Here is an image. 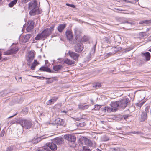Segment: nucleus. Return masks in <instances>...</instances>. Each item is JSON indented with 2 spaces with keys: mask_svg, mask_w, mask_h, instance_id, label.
<instances>
[{
  "mask_svg": "<svg viewBox=\"0 0 151 151\" xmlns=\"http://www.w3.org/2000/svg\"><path fill=\"white\" fill-rule=\"evenodd\" d=\"M17 123H19L23 128L26 129H29L32 125L31 121L25 119L20 120L17 121Z\"/></svg>",
  "mask_w": 151,
  "mask_h": 151,
  "instance_id": "1",
  "label": "nucleus"
},
{
  "mask_svg": "<svg viewBox=\"0 0 151 151\" xmlns=\"http://www.w3.org/2000/svg\"><path fill=\"white\" fill-rule=\"evenodd\" d=\"M55 25L52 26L50 28H47L44 30L41 33L42 36L43 38H46L49 36L54 30Z\"/></svg>",
  "mask_w": 151,
  "mask_h": 151,
  "instance_id": "2",
  "label": "nucleus"
},
{
  "mask_svg": "<svg viewBox=\"0 0 151 151\" xmlns=\"http://www.w3.org/2000/svg\"><path fill=\"white\" fill-rule=\"evenodd\" d=\"M118 101L119 109L120 108L124 109L129 104L130 101L128 98H125Z\"/></svg>",
  "mask_w": 151,
  "mask_h": 151,
  "instance_id": "3",
  "label": "nucleus"
},
{
  "mask_svg": "<svg viewBox=\"0 0 151 151\" xmlns=\"http://www.w3.org/2000/svg\"><path fill=\"white\" fill-rule=\"evenodd\" d=\"M18 51V49L17 47H16L4 52V55H13L16 53Z\"/></svg>",
  "mask_w": 151,
  "mask_h": 151,
  "instance_id": "4",
  "label": "nucleus"
},
{
  "mask_svg": "<svg viewBox=\"0 0 151 151\" xmlns=\"http://www.w3.org/2000/svg\"><path fill=\"white\" fill-rule=\"evenodd\" d=\"M84 46L81 43H79L76 44L74 47L75 50L77 52H81L83 50Z\"/></svg>",
  "mask_w": 151,
  "mask_h": 151,
  "instance_id": "5",
  "label": "nucleus"
},
{
  "mask_svg": "<svg viewBox=\"0 0 151 151\" xmlns=\"http://www.w3.org/2000/svg\"><path fill=\"white\" fill-rule=\"evenodd\" d=\"M34 22L32 20H29L27 23V27L26 30L28 32H29L34 27Z\"/></svg>",
  "mask_w": 151,
  "mask_h": 151,
  "instance_id": "6",
  "label": "nucleus"
},
{
  "mask_svg": "<svg viewBox=\"0 0 151 151\" xmlns=\"http://www.w3.org/2000/svg\"><path fill=\"white\" fill-rule=\"evenodd\" d=\"M64 137L66 139L71 142H73L76 140V137L71 134L65 135Z\"/></svg>",
  "mask_w": 151,
  "mask_h": 151,
  "instance_id": "7",
  "label": "nucleus"
},
{
  "mask_svg": "<svg viewBox=\"0 0 151 151\" xmlns=\"http://www.w3.org/2000/svg\"><path fill=\"white\" fill-rule=\"evenodd\" d=\"M74 30L75 34L76 35V37L75 39L73 40V42H71L72 44H74L76 42L77 39L78 37H80V36L81 34V32L78 29L76 28L74 29Z\"/></svg>",
  "mask_w": 151,
  "mask_h": 151,
  "instance_id": "8",
  "label": "nucleus"
},
{
  "mask_svg": "<svg viewBox=\"0 0 151 151\" xmlns=\"http://www.w3.org/2000/svg\"><path fill=\"white\" fill-rule=\"evenodd\" d=\"M119 104L118 101L111 102V103L110 105L113 109L114 112L116 111L117 109H119Z\"/></svg>",
  "mask_w": 151,
  "mask_h": 151,
  "instance_id": "9",
  "label": "nucleus"
},
{
  "mask_svg": "<svg viewBox=\"0 0 151 151\" xmlns=\"http://www.w3.org/2000/svg\"><path fill=\"white\" fill-rule=\"evenodd\" d=\"M68 54L70 56L75 60H78L79 56L78 54L70 51H69Z\"/></svg>",
  "mask_w": 151,
  "mask_h": 151,
  "instance_id": "10",
  "label": "nucleus"
},
{
  "mask_svg": "<svg viewBox=\"0 0 151 151\" xmlns=\"http://www.w3.org/2000/svg\"><path fill=\"white\" fill-rule=\"evenodd\" d=\"M31 9L32 10L29 12V14L31 16H34L36 14H38L40 13L39 9L37 7Z\"/></svg>",
  "mask_w": 151,
  "mask_h": 151,
  "instance_id": "11",
  "label": "nucleus"
},
{
  "mask_svg": "<svg viewBox=\"0 0 151 151\" xmlns=\"http://www.w3.org/2000/svg\"><path fill=\"white\" fill-rule=\"evenodd\" d=\"M37 4L35 0H33L30 2L29 4V9H31L37 7Z\"/></svg>",
  "mask_w": 151,
  "mask_h": 151,
  "instance_id": "12",
  "label": "nucleus"
},
{
  "mask_svg": "<svg viewBox=\"0 0 151 151\" xmlns=\"http://www.w3.org/2000/svg\"><path fill=\"white\" fill-rule=\"evenodd\" d=\"M34 57V53L32 51H30L29 53L27 58V61L29 63H31L33 60Z\"/></svg>",
  "mask_w": 151,
  "mask_h": 151,
  "instance_id": "13",
  "label": "nucleus"
},
{
  "mask_svg": "<svg viewBox=\"0 0 151 151\" xmlns=\"http://www.w3.org/2000/svg\"><path fill=\"white\" fill-rule=\"evenodd\" d=\"M47 137L46 136H43L39 137L34 138L32 140V143H37L40 142L42 139H44Z\"/></svg>",
  "mask_w": 151,
  "mask_h": 151,
  "instance_id": "14",
  "label": "nucleus"
},
{
  "mask_svg": "<svg viewBox=\"0 0 151 151\" xmlns=\"http://www.w3.org/2000/svg\"><path fill=\"white\" fill-rule=\"evenodd\" d=\"M83 143H84L85 145H86L91 146L92 145V143L91 141L87 138H83Z\"/></svg>",
  "mask_w": 151,
  "mask_h": 151,
  "instance_id": "15",
  "label": "nucleus"
},
{
  "mask_svg": "<svg viewBox=\"0 0 151 151\" xmlns=\"http://www.w3.org/2000/svg\"><path fill=\"white\" fill-rule=\"evenodd\" d=\"M54 141L57 145H61L63 144L64 142L63 140L61 137H58L55 138Z\"/></svg>",
  "mask_w": 151,
  "mask_h": 151,
  "instance_id": "16",
  "label": "nucleus"
},
{
  "mask_svg": "<svg viewBox=\"0 0 151 151\" xmlns=\"http://www.w3.org/2000/svg\"><path fill=\"white\" fill-rule=\"evenodd\" d=\"M66 35L67 36V38L68 39L70 42H71L72 39L73 35H72L71 32L69 30H68L66 32Z\"/></svg>",
  "mask_w": 151,
  "mask_h": 151,
  "instance_id": "17",
  "label": "nucleus"
},
{
  "mask_svg": "<svg viewBox=\"0 0 151 151\" xmlns=\"http://www.w3.org/2000/svg\"><path fill=\"white\" fill-rule=\"evenodd\" d=\"M48 146L52 150L54 151L56 150L57 148L56 144L53 142L48 144Z\"/></svg>",
  "mask_w": 151,
  "mask_h": 151,
  "instance_id": "18",
  "label": "nucleus"
},
{
  "mask_svg": "<svg viewBox=\"0 0 151 151\" xmlns=\"http://www.w3.org/2000/svg\"><path fill=\"white\" fill-rule=\"evenodd\" d=\"M64 62L66 64L68 65H71L74 64L75 63L74 61L68 58H66L64 59Z\"/></svg>",
  "mask_w": 151,
  "mask_h": 151,
  "instance_id": "19",
  "label": "nucleus"
},
{
  "mask_svg": "<svg viewBox=\"0 0 151 151\" xmlns=\"http://www.w3.org/2000/svg\"><path fill=\"white\" fill-rule=\"evenodd\" d=\"M55 123L59 125L63 126L64 125V121L62 119L59 118L55 120Z\"/></svg>",
  "mask_w": 151,
  "mask_h": 151,
  "instance_id": "20",
  "label": "nucleus"
},
{
  "mask_svg": "<svg viewBox=\"0 0 151 151\" xmlns=\"http://www.w3.org/2000/svg\"><path fill=\"white\" fill-rule=\"evenodd\" d=\"M39 70L41 71H46L50 73H52L53 72L49 68L44 66H42L39 69Z\"/></svg>",
  "mask_w": 151,
  "mask_h": 151,
  "instance_id": "21",
  "label": "nucleus"
},
{
  "mask_svg": "<svg viewBox=\"0 0 151 151\" xmlns=\"http://www.w3.org/2000/svg\"><path fill=\"white\" fill-rule=\"evenodd\" d=\"M31 36L30 34H27L24 36L22 39V42L25 43L27 42L29 40Z\"/></svg>",
  "mask_w": 151,
  "mask_h": 151,
  "instance_id": "22",
  "label": "nucleus"
},
{
  "mask_svg": "<svg viewBox=\"0 0 151 151\" xmlns=\"http://www.w3.org/2000/svg\"><path fill=\"white\" fill-rule=\"evenodd\" d=\"M147 118V114L146 112L143 111L142 113L141 117H140V120L141 121H145Z\"/></svg>",
  "mask_w": 151,
  "mask_h": 151,
  "instance_id": "23",
  "label": "nucleus"
},
{
  "mask_svg": "<svg viewBox=\"0 0 151 151\" xmlns=\"http://www.w3.org/2000/svg\"><path fill=\"white\" fill-rule=\"evenodd\" d=\"M65 27V25L64 24H62L59 25L57 29L60 32H61Z\"/></svg>",
  "mask_w": 151,
  "mask_h": 151,
  "instance_id": "24",
  "label": "nucleus"
},
{
  "mask_svg": "<svg viewBox=\"0 0 151 151\" xmlns=\"http://www.w3.org/2000/svg\"><path fill=\"white\" fill-rule=\"evenodd\" d=\"M89 106L88 105H84L83 104H80L78 105V108L79 109L82 110L86 109L88 108Z\"/></svg>",
  "mask_w": 151,
  "mask_h": 151,
  "instance_id": "25",
  "label": "nucleus"
},
{
  "mask_svg": "<svg viewBox=\"0 0 151 151\" xmlns=\"http://www.w3.org/2000/svg\"><path fill=\"white\" fill-rule=\"evenodd\" d=\"M63 68L62 65H56L53 67V69L55 71H58L61 70Z\"/></svg>",
  "mask_w": 151,
  "mask_h": 151,
  "instance_id": "26",
  "label": "nucleus"
},
{
  "mask_svg": "<svg viewBox=\"0 0 151 151\" xmlns=\"http://www.w3.org/2000/svg\"><path fill=\"white\" fill-rule=\"evenodd\" d=\"M144 55L147 61H148L150 59V55L149 52H147L145 53H144Z\"/></svg>",
  "mask_w": 151,
  "mask_h": 151,
  "instance_id": "27",
  "label": "nucleus"
},
{
  "mask_svg": "<svg viewBox=\"0 0 151 151\" xmlns=\"http://www.w3.org/2000/svg\"><path fill=\"white\" fill-rule=\"evenodd\" d=\"M38 64L37 60H35L34 63L32 64L31 67V69L33 70L35 69V68L36 66Z\"/></svg>",
  "mask_w": 151,
  "mask_h": 151,
  "instance_id": "28",
  "label": "nucleus"
},
{
  "mask_svg": "<svg viewBox=\"0 0 151 151\" xmlns=\"http://www.w3.org/2000/svg\"><path fill=\"white\" fill-rule=\"evenodd\" d=\"M104 109L106 111H107L108 112H114L113 109L112 108V107L110 108L108 107H105Z\"/></svg>",
  "mask_w": 151,
  "mask_h": 151,
  "instance_id": "29",
  "label": "nucleus"
},
{
  "mask_svg": "<svg viewBox=\"0 0 151 151\" xmlns=\"http://www.w3.org/2000/svg\"><path fill=\"white\" fill-rule=\"evenodd\" d=\"M17 0H14L11 1L9 4V6L10 7H13L14 5H15L17 3Z\"/></svg>",
  "mask_w": 151,
  "mask_h": 151,
  "instance_id": "30",
  "label": "nucleus"
},
{
  "mask_svg": "<svg viewBox=\"0 0 151 151\" xmlns=\"http://www.w3.org/2000/svg\"><path fill=\"white\" fill-rule=\"evenodd\" d=\"M41 33L38 34L35 37V39L36 40H41L42 38H43V37L42 36Z\"/></svg>",
  "mask_w": 151,
  "mask_h": 151,
  "instance_id": "31",
  "label": "nucleus"
},
{
  "mask_svg": "<svg viewBox=\"0 0 151 151\" xmlns=\"http://www.w3.org/2000/svg\"><path fill=\"white\" fill-rule=\"evenodd\" d=\"M15 78L17 81L19 83H21L22 82V77L16 76Z\"/></svg>",
  "mask_w": 151,
  "mask_h": 151,
  "instance_id": "32",
  "label": "nucleus"
},
{
  "mask_svg": "<svg viewBox=\"0 0 151 151\" xmlns=\"http://www.w3.org/2000/svg\"><path fill=\"white\" fill-rule=\"evenodd\" d=\"M145 23L146 24H149L151 23V20H143L140 22H139V24H143Z\"/></svg>",
  "mask_w": 151,
  "mask_h": 151,
  "instance_id": "33",
  "label": "nucleus"
},
{
  "mask_svg": "<svg viewBox=\"0 0 151 151\" xmlns=\"http://www.w3.org/2000/svg\"><path fill=\"white\" fill-rule=\"evenodd\" d=\"M86 124L84 122H80L77 125L78 127H83L86 125Z\"/></svg>",
  "mask_w": 151,
  "mask_h": 151,
  "instance_id": "34",
  "label": "nucleus"
},
{
  "mask_svg": "<svg viewBox=\"0 0 151 151\" xmlns=\"http://www.w3.org/2000/svg\"><path fill=\"white\" fill-rule=\"evenodd\" d=\"M144 101H142L141 102H139V103H136L135 104L137 106L140 107L144 104Z\"/></svg>",
  "mask_w": 151,
  "mask_h": 151,
  "instance_id": "35",
  "label": "nucleus"
},
{
  "mask_svg": "<svg viewBox=\"0 0 151 151\" xmlns=\"http://www.w3.org/2000/svg\"><path fill=\"white\" fill-rule=\"evenodd\" d=\"M83 151H91V150L88 148V147L83 146Z\"/></svg>",
  "mask_w": 151,
  "mask_h": 151,
  "instance_id": "36",
  "label": "nucleus"
},
{
  "mask_svg": "<svg viewBox=\"0 0 151 151\" xmlns=\"http://www.w3.org/2000/svg\"><path fill=\"white\" fill-rule=\"evenodd\" d=\"M53 103H54L52 101L51 99L50 100H48L46 103V104L47 105H48L52 104Z\"/></svg>",
  "mask_w": 151,
  "mask_h": 151,
  "instance_id": "37",
  "label": "nucleus"
},
{
  "mask_svg": "<svg viewBox=\"0 0 151 151\" xmlns=\"http://www.w3.org/2000/svg\"><path fill=\"white\" fill-rule=\"evenodd\" d=\"M33 77H36L37 78V79H43L45 78L47 79L48 78H46L44 77H39V76H32ZM49 79H50V78H48Z\"/></svg>",
  "mask_w": 151,
  "mask_h": 151,
  "instance_id": "38",
  "label": "nucleus"
},
{
  "mask_svg": "<svg viewBox=\"0 0 151 151\" xmlns=\"http://www.w3.org/2000/svg\"><path fill=\"white\" fill-rule=\"evenodd\" d=\"M66 5L68 6L71 7L73 8H75V6L73 4H71L68 3H66Z\"/></svg>",
  "mask_w": 151,
  "mask_h": 151,
  "instance_id": "39",
  "label": "nucleus"
},
{
  "mask_svg": "<svg viewBox=\"0 0 151 151\" xmlns=\"http://www.w3.org/2000/svg\"><path fill=\"white\" fill-rule=\"evenodd\" d=\"M51 100L54 103V102H55L58 99V98L57 97H52L51 99Z\"/></svg>",
  "mask_w": 151,
  "mask_h": 151,
  "instance_id": "40",
  "label": "nucleus"
},
{
  "mask_svg": "<svg viewBox=\"0 0 151 151\" xmlns=\"http://www.w3.org/2000/svg\"><path fill=\"white\" fill-rule=\"evenodd\" d=\"M150 106H146L145 107V111L147 112H149V109H150Z\"/></svg>",
  "mask_w": 151,
  "mask_h": 151,
  "instance_id": "41",
  "label": "nucleus"
},
{
  "mask_svg": "<svg viewBox=\"0 0 151 151\" xmlns=\"http://www.w3.org/2000/svg\"><path fill=\"white\" fill-rule=\"evenodd\" d=\"M100 108V106L99 105H95V109L96 110H99Z\"/></svg>",
  "mask_w": 151,
  "mask_h": 151,
  "instance_id": "42",
  "label": "nucleus"
},
{
  "mask_svg": "<svg viewBox=\"0 0 151 151\" xmlns=\"http://www.w3.org/2000/svg\"><path fill=\"white\" fill-rule=\"evenodd\" d=\"M12 148L11 147H9L8 148H7L6 151H12Z\"/></svg>",
  "mask_w": 151,
  "mask_h": 151,
  "instance_id": "43",
  "label": "nucleus"
},
{
  "mask_svg": "<svg viewBox=\"0 0 151 151\" xmlns=\"http://www.w3.org/2000/svg\"><path fill=\"white\" fill-rule=\"evenodd\" d=\"M45 148L42 147L39 149L37 151H45Z\"/></svg>",
  "mask_w": 151,
  "mask_h": 151,
  "instance_id": "44",
  "label": "nucleus"
},
{
  "mask_svg": "<svg viewBox=\"0 0 151 151\" xmlns=\"http://www.w3.org/2000/svg\"><path fill=\"white\" fill-rule=\"evenodd\" d=\"M4 131L3 130H2L1 133L0 134V136L1 137H2L4 136Z\"/></svg>",
  "mask_w": 151,
  "mask_h": 151,
  "instance_id": "45",
  "label": "nucleus"
},
{
  "mask_svg": "<svg viewBox=\"0 0 151 151\" xmlns=\"http://www.w3.org/2000/svg\"><path fill=\"white\" fill-rule=\"evenodd\" d=\"M30 0H22V1L24 3H27Z\"/></svg>",
  "mask_w": 151,
  "mask_h": 151,
  "instance_id": "46",
  "label": "nucleus"
},
{
  "mask_svg": "<svg viewBox=\"0 0 151 151\" xmlns=\"http://www.w3.org/2000/svg\"><path fill=\"white\" fill-rule=\"evenodd\" d=\"M120 151H127V150L124 148H121L120 149Z\"/></svg>",
  "mask_w": 151,
  "mask_h": 151,
  "instance_id": "47",
  "label": "nucleus"
},
{
  "mask_svg": "<svg viewBox=\"0 0 151 151\" xmlns=\"http://www.w3.org/2000/svg\"><path fill=\"white\" fill-rule=\"evenodd\" d=\"M97 87L99 88L101 86V84H100V83H97Z\"/></svg>",
  "mask_w": 151,
  "mask_h": 151,
  "instance_id": "48",
  "label": "nucleus"
},
{
  "mask_svg": "<svg viewBox=\"0 0 151 151\" xmlns=\"http://www.w3.org/2000/svg\"><path fill=\"white\" fill-rule=\"evenodd\" d=\"M132 133L134 134H138L139 133V132H136V131H134L132 132Z\"/></svg>",
  "mask_w": 151,
  "mask_h": 151,
  "instance_id": "49",
  "label": "nucleus"
},
{
  "mask_svg": "<svg viewBox=\"0 0 151 151\" xmlns=\"http://www.w3.org/2000/svg\"><path fill=\"white\" fill-rule=\"evenodd\" d=\"M58 34H56V35H55L54 34H53V35H52V37H55V36H58Z\"/></svg>",
  "mask_w": 151,
  "mask_h": 151,
  "instance_id": "50",
  "label": "nucleus"
},
{
  "mask_svg": "<svg viewBox=\"0 0 151 151\" xmlns=\"http://www.w3.org/2000/svg\"><path fill=\"white\" fill-rule=\"evenodd\" d=\"M128 117V116L127 115H125L124 116V119H126Z\"/></svg>",
  "mask_w": 151,
  "mask_h": 151,
  "instance_id": "51",
  "label": "nucleus"
},
{
  "mask_svg": "<svg viewBox=\"0 0 151 151\" xmlns=\"http://www.w3.org/2000/svg\"><path fill=\"white\" fill-rule=\"evenodd\" d=\"M17 114V113H16V114H15L14 115H13V116H10V117H9V118H12V117H13V116H15Z\"/></svg>",
  "mask_w": 151,
  "mask_h": 151,
  "instance_id": "52",
  "label": "nucleus"
},
{
  "mask_svg": "<svg viewBox=\"0 0 151 151\" xmlns=\"http://www.w3.org/2000/svg\"><path fill=\"white\" fill-rule=\"evenodd\" d=\"M1 55H2V53L0 51V60L1 58Z\"/></svg>",
  "mask_w": 151,
  "mask_h": 151,
  "instance_id": "53",
  "label": "nucleus"
},
{
  "mask_svg": "<svg viewBox=\"0 0 151 151\" xmlns=\"http://www.w3.org/2000/svg\"><path fill=\"white\" fill-rule=\"evenodd\" d=\"M15 121H12L11 122L12 124H14V123H15Z\"/></svg>",
  "mask_w": 151,
  "mask_h": 151,
  "instance_id": "54",
  "label": "nucleus"
},
{
  "mask_svg": "<svg viewBox=\"0 0 151 151\" xmlns=\"http://www.w3.org/2000/svg\"><path fill=\"white\" fill-rule=\"evenodd\" d=\"M93 87H94V88H96V87H98L97 84H96L94 85L93 86Z\"/></svg>",
  "mask_w": 151,
  "mask_h": 151,
  "instance_id": "55",
  "label": "nucleus"
},
{
  "mask_svg": "<svg viewBox=\"0 0 151 151\" xmlns=\"http://www.w3.org/2000/svg\"><path fill=\"white\" fill-rule=\"evenodd\" d=\"M45 151H50V150H48V149L47 148H45Z\"/></svg>",
  "mask_w": 151,
  "mask_h": 151,
  "instance_id": "56",
  "label": "nucleus"
},
{
  "mask_svg": "<svg viewBox=\"0 0 151 151\" xmlns=\"http://www.w3.org/2000/svg\"><path fill=\"white\" fill-rule=\"evenodd\" d=\"M62 112L66 113V112L65 111H62Z\"/></svg>",
  "mask_w": 151,
  "mask_h": 151,
  "instance_id": "57",
  "label": "nucleus"
},
{
  "mask_svg": "<svg viewBox=\"0 0 151 151\" xmlns=\"http://www.w3.org/2000/svg\"><path fill=\"white\" fill-rule=\"evenodd\" d=\"M3 93V92H1L0 93V94H1V95H2V94Z\"/></svg>",
  "mask_w": 151,
  "mask_h": 151,
  "instance_id": "58",
  "label": "nucleus"
},
{
  "mask_svg": "<svg viewBox=\"0 0 151 151\" xmlns=\"http://www.w3.org/2000/svg\"><path fill=\"white\" fill-rule=\"evenodd\" d=\"M58 60H62V59L61 58H59L58 59Z\"/></svg>",
  "mask_w": 151,
  "mask_h": 151,
  "instance_id": "59",
  "label": "nucleus"
},
{
  "mask_svg": "<svg viewBox=\"0 0 151 151\" xmlns=\"http://www.w3.org/2000/svg\"><path fill=\"white\" fill-rule=\"evenodd\" d=\"M91 102H92V103H93V100H91Z\"/></svg>",
  "mask_w": 151,
  "mask_h": 151,
  "instance_id": "60",
  "label": "nucleus"
},
{
  "mask_svg": "<svg viewBox=\"0 0 151 151\" xmlns=\"http://www.w3.org/2000/svg\"><path fill=\"white\" fill-rule=\"evenodd\" d=\"M136 2L138 1V0H134Z\"/></svg>",
  "mask_w": 151,
  "mask_h": 151,
  "instance_id": "61",
  "label": "nucleus"
},
{
  "mask_svg": "<svg viewBox=\"0 0 151 151\" xmlns=\"http://www.w3.org/2000/svg\"><path fill=\"white\" fill-rule=\"evenodd\" d=\"M150 114L151 115V109H150Z\"/></svg>",
  "mask_w": 151,
  "mask_h": 151,
  "instance_id": "62",
  "label": "nucleus"
},
{
  "mask_svg": "<svg viewBox=\"0 0 151 151\" xmlns=\"http://www.w3.org/2000/svg\"><path fill=\"white\" fill-rule=\"evenodd\" d=\"M94 52H95V50H94L93 51V52L94 53Z\"/></svg>",
  "mask_w": 151,
  "mask_h": 151,
  "instance_id": "63",
  "label": "nucleus"
},
{
  "mask_svg": "<svg viewBox=\"0 0 151 151\" xmlns=\"http://www.w3.org/2000/svg\"><path fill=\"white\" fill-rule=\"evenodd\" d=\"M24 109L23 110V111H24Z\"/></svg>",
  "mask_w": 151,
  "mask_h": 151,
  "instance_id": "64",
  "label": "nucleus"
}]
</instances>
